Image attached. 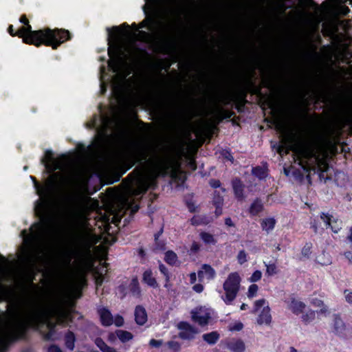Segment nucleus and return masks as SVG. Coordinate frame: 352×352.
<instances>
[{"label": "nucleus", "mask_w": 352, "mask_h": 352, "mask_svg": "<svg viewBox=\"0 0 352 352\" xmlns=\"http://www.w3.org/2000/svg\"><path fill=\"white\" fill-rule=\"evenodd\" d=\"M142 9L146 18L135 28L127 42L119 39V29L113 27L108 32V67L114 74L111 79L112 92L121 100L132 86H138V80L132 74L136 65L146 54L138 46L140 41L148 44L153 52L174 58L176 55V0H144Z\"/></svg>", "instance_id": "1"}, {"label": "nucleus", "mask_w": 352, "mask_h": 352, "mask_svg": "<svg viewBox=\"0 0 352 352\" xmlns=\"http://www.w3.org/2000/svg\"><path fill=\"white\" fill-rule=\"evenodd\" d=\"M276 126L281 133V145L278 148V153L280 155L287 154L289 151H292L297 156L300 164H302L303 160L314 157L322 170H327V164L320 158L324 149V143L320 138L311 131L293 133L283 122L278 121Z\"/></svg>", "instance_id": "2"}, {"label": "nucleus", "mask_w": 352, "mask_h": 352, "mask_svg": "<svg viewBox=\"0 0 352 352\" xmlns=\"http://www.w3.org/2000/svg\"><path fill=\"white\" fill-rule=\"evenodd\" d=\"M41 163L45 166L47 173L50 174L44 186L40 185L35 177L30 176V178L33 180L36 194L39 196V198L35 202L34 212L36 215L43 221L47 204L56 199L62 191V187L57 182V178L60 177L62 174L60 173H52L56 170H59L62 173H67L69 164L67 160L64 156L54 158L53 153L50 150L45 151V155L41 160Z\"/></svg>", "instance_id": "3"}, {"label": "nucleus", "mask_w": 352, "mask_h": 352, "mask_svg": "<svg viewBox=\"0 0 352 352\" xmlns=\"http://www.w3.org/2000/svg\"><path fill=\"white\" fill-rule=\"evenodd\" d=\"M52 228L47 222H38L30 228V233L23 230L21 235L25 246V260L28 267L34 270L45 260L47 243Z\"/></svg>", "instance_id": "4"}, {"label": "nucleus", "mask_w": 352, "mask_h": 352, "mask_svg": "<svg viewBox=\"0 0 352 352\" xmlns=\"http://www.w3.org/2000/svg\"><path fill=\"white\" fill-rule=\"evenodd\" d=\"M20 22L26 25L18 30L19 36L23 38L25 43L32 44L36 47L44 44L56 49L62 43L69 39V32L65 30L46 28L43 30H32V27L25 15L21 16Z\"/></svg>", "instance_id": "5"}, {"label": "nucleus", "mask_w": 352, "mask_h": 352, "mask_svg": "<svg viewBox=\"0 0 352 352\" xmlns=\"http://www.w3.org/2000/svg\"><path fill=\"white\" fill-rule=\"evenodd\" d=\"M179 128V122H177V186L179 181L183 183L186 178V170H183V168H187L191 170L196 169L194 157L195 149L193 147V142L188 144L185 148H182Z\"/></svg>", "instance_id": "6"}, {"label": "nucleus", "mask_w": 352, "mask_h": 352, "mask_svg": "<svg viewBox=\"0 0 352 352\" xmlns=\"http://www.w3.org/2000/svg\"><path fill=\"white\" fill-rule=\"evenodd\" d=\"M93 241L92 234L89 232H85L78 240L74 252H69L64 256L65 267L67 269L70 267L74 254L78 256H82L85 253H89Z\"/></svg>", "instance_id": "7"}, {"label": "nucleus", "mask_w": 352, "mask_h": 352, "mask_svg": "<svg viewBox=\"0 0 352 352\" xmlns=\"http://www.w3.org/2000/svg\"><path fill=\"white\" fill-rule=\"evenodd\" d=\"M241 282V277L239 272H234L228 274L223 285L225 296L222 298L226 304H230L236 298L240 289Z\"/></svg>", "instance_id": "8"}, {"label": "nucleus", "mask_w": 352, "mask_h": 352, "mask_svg": "<svg viewBox=\"0 0 352 352\" xmlns=\"http://www.w3.org/2000/svg\"><path fill=\"white\" fill-rule=\"evenodd\" d=\"M52 317L56 318L58 324H64L67 320H70V311L58 305L52 306L45 310V322L49 330L54 331L56 323L50 321Z\"/></svg>", "instance_id": "9"}, {"label": "nucleus", "mask_w": 352, "mask_h": 352, "mask_svg": "<svg viewBox=\"0 0 352 352\" xmlns=\"http://www.w3.org/2000/svg\"><path fill=\"white\" fill-rule=\"evenodd\" d=\"M23 329V323L19 320H14L0 331V348H4L6 345L18 338Z\"/></svg>", "instance_id": "10"}, {"label": "nucleus", "mask_w": 352, "mask_h": 352, "mask_svg": "<svg viewBox=\"0 0 352 352\" xmlns=\"http://www.w3.org/2000/svg\"><path fill=\"white\" fill-rule=\"evenodd\" d=\"M261 308L263 309L259 313L257 322L259 324H268L271 322L272 317L270 307L267 305V302L265 299H260L255 301L254 312H259Z\"/></svg>", "instance_id": "11"}, {"label": "nucleus", "mask_w": 352, "mask_h": 352, "mask_svg": "<svg viewBox=\"0 0 352 352\" xmlns=\"http://www.w3.org/2000/svg\"><path fill=\"white\" fill-rule=\"evenodd\" d=\"M192 320L200 326H206L210 323L212 318L211 311L205 307L195 308L191 311Z\"/></svg>", "instance_id": "12"}, {"label": "nucleus", "mask_w": 352, "mask_h": 352, "mask_svg": "<svg viewBox=\"0 0 352 352\" xmlns=\"http://www.w3.org/2000/svg\"><path fill=\"white\" fill-rule=\"evenodd\" d=\"M113 121V120L107 116H101L98 117V116H95L93 121L87 123V127L89 129L98 127L97 131L98 133L105 137L107 136V134H106L103 130L105 128L109 127L111 122Z\"/></svg>", "instance_id": "13"}, {"label": "nucleus", "mask_w": 352, "mask_h": 352, "mask_svg": "<svg viewBox=\"0 0 352 352\" xmlns=\"http://www.w3.org/2000/svg\"><path fill=\"white\" fill-rule=\"evenodd\" d=\"M136 188H130V193L134 195H140L145 192L149 186V179L143 175H140L136 179Z\"/></svg>", "instance_id": "14"}, {"label": "nucleus", "mask_w": 352, "mask_h": 352, "mask_svg": "<svg viewBox=\"0 0 352 352\" xmlns=\"http://www.w3.org/2000/svg\"><path fill=\"white\" fill-rule=\"evenodd\" d=\"M179 337L183 339H191L197 333L196 329L185 322H181L179 324Z\"/></svg>", "instance_id": "15"}, {"label": "nucleus", "mask_w": 352, "mask_h": 352, "mask_svg": "<svg viewBox=\"0 0 352 352\" xmlns=\"http://www.w3.org/2000/svg\"><path fill=\"white\" fill-rule=\"evenodd\" d=\"M135 320L138 325H143L147 321L146 309L141 305H138L134 311Z\"/></svg>", "instance_id": "16"}, {"label": "nucleus", "mask_w": 352, "mask_h": 352, "mask_svg": "<svg viewBox=\"0 0 352 352\" xmlns=\"http://www.w3.org/2000/svg\"><path fill=\"white\" fill-rule=\"evenodd\" d=\"M199 280L206 277L207 279L212 280L215 277V270L209 265L204 264L201 267V270L198 272Z\"/></svg>", "instance_id": "17"}, {"label": "nucleus", "mask_w": 352, "mask_h": 352, "mask_svg": "<svg viewBox=\"0 0 352 352\" xmlns=\"http://www.w3.org/2000/svg\"><path fill=\"white\" fill-rule=\"evenodd\" d=\"M100 320L104 326H110L113 323V316L109 309L101 308L98 309Z\"/></svg>", "instance_id": "18"}, {"label": "nucleus", "mask_w": 352, "mask_h": 352, "mask_svg": "<svg viewBox=\"0 0 352 352\" xmlns=\"http://www.w3.org/2000/svg\"><path fill=\"white\" fill-rule=\"evenodd\" d=\"M287 307L294 314H298L303 311L305 308V305L302 302L292 298L287 302Z\"/></svg>", "instance_id": "19"}, {"label": "nucleus", "mask_w": 352, "mask_h": 352, "mask_svg": "<svg viewBox=\"0 0 352 352\" xmlns=\"http://www.w3.org/2000/svg\"><path fill=\"white\" fill-rule=\"evenodd\" d=\"M227 346L233 352H244L245 349V344L241 340H231L228 343Z\"/></svg>", "instance_id": "20"}, {"label": "nucleus", "mask_w": 352, "mask_h": 352, "mask_svg": "<svg viewBox=\"0 0 352 352\" xmlns=\"http://www.w3.org/2000/svg\"><path fill=\"white\" fill-rule=\"evenodd\" d=\"M261 225L263 231L270 233L275 227L276 220L272 217L265 218L261 221Z\"/></svg>", "instance_id": "21"}, {"label": "nucleus", "mask_w": 352, "mask_h": 352, "mask_svg": "<svg viewBox=\"0 0 352 352\" xmlns=\"http://www.w3.org/2000/svg\"><path fill=\"white\" fill-rule=\"evenodd\" d=\"M144 281L149 286L152 287H157V283L155 278L153 276L152 272L151 270H146L143 274Z\"/></svg>", "instance_id": "22"}, {"label": "nucleus", "mask_w": 352, "mask_h": 352, "mask_svg": "<svg viewBox=\"0 0 352 352\" xmlns=\"http://www.w3.org/2000/svg\"><path fill=\"white\" fill-rule=\"evenodd\" d=\"M116 335L123 343L132 340L133 338V336L131 332L121 329L116 331Z\"/></svg>", "instance_id": "23"}, {"label": "nucleus", "mask_w": 352, "mask_h": 352, "mask_svg": "<svg viewBox=\"0 0 352 352\" xmlns=\"http://www.w3.org/2000/svg\"><path fill=\"white\" fill-rule=\"evenodd\" d=\"M76 338L72 331H68L65 336V342L66 347L69 350H73L75 346Z\"/></svg>", "instance_id": "24"}, {"label": "nucleus", "mask_w": 352, "mask_h": 352, "mask_svg": "<svg viewBox=\"0 0 352 352\" xmlns=\"http://www.w3.org/2000/svg\"><path fill=\"white\" fill-rule=\"evenodd\" d=\"M203 339L209 344H215L219 338V334L217 331H212L203 335Z\"/></svg>", "instance_id": "25"}, {"label": "nucleus", "mask_w": 352, "mask_h": 352, "mask_svg": "<svg viewBox=\"0 0 352 352\" xmlns=\"http://www.w3.org/2000/svg\"><path fill=\"white\" fill-rule=\"evenodd\" d=\"M129 289L131 294L135 296V297H140V289L139 287V283L138 280L136 278L132 279L130 285H129Z\"/></svg>", "instance_id": "26"}, {"label": "nucleus", "mask_w": 352, "mask_h": 352, "mask_svg": "<svg viewBox=\"0 0 352 352\" xmlns=\"http://www.w3.org/2000/svg\"><path fill=\"white\" fill-rule=\"evenodd\" d=\"M321 219L327 226L331 227L334 232L337 233L340 230V225H331V217L330 215L322 213L321 215Z\"/></svg>", "instance_id": "27"}, {"label": "nucleus", "mask_w": 352, "mask_h": 352, "mask_svg": "<svg viewBox=\"0 0 352 352\" xmlns=\"http://www.w3.org/2000/svg\"><path fill=\"white\" fill-rule=\"evenodd\" d=\"M263 209V206L260 201H254L250 206V212L252 215H256Z\"/></svg>", "instance_id": "28"}, {"label": "nucleus", "mask_w": 352, "mask_h": 352, "mask_svg": "<svg viewBox=\"0 0 352 352\" xmlns=\"http://www.w3.org/2000/svg\"><path fill=\"white\" fill-rule=\"evenodd\" d=\"M213 204L216 206L215 213L217 217L219 216L222 213L221 206L223 204V199L221 196H215L213 199Z\"/></svg>", "instance_id": "29"}, {"label": "nucleus", "mask_w": 352, "mask_h": 352, "mask_svg": "<svg viewBox=\"0 0 352 352\" xmlns=\"http://www.w3.org/2000/svg\"><path fill=\"white\" fill-rule=\"evenodd\" d=\"M200 236L201 239L207 244H215L217 242L214 236L210 233L201 232L200 234Z\"/></svg>", "instance_id": "30"}, {"label": "nucleus", "mask_w": 352, "mask_h": 352, "mask_svg": "<svg viewBox=\"0 0 352 352\" xmlns=\"http://www.w3.org/2000/svg\"><path fill=\"white\" fill-rule=\"evenodd\" d=\"M210 220L207 219L206 217L197 215L194 216L192 219H191V222L193 225H201V224H208L210 223Z\"/></svg>", "instance_id": "31"}, {"label": "nucleus", "mask_w": 352, "mask_h": 352, "mask_svg": "<svg viewBox=\"0 0 352 352\" xmlns=\"http://www.w3.org/2000/svg\"><path fill=\"white\" fill-rule=\"evenodd\" d=\"M164 260L170 265H174L176 263V254L173 251H168L165 254Z\"/></svg>", "instance_id": "32"}, {"label": "nucleus", "mask_w": 352, "mask_h": 352, "mask_svg": "<svg viewBox=\"0 0 352 352\" xmlns=\"http://www.w3.org/2000/svg\"><path fill=\"white\" fill-rule=\"evenodd\" d=\"M159 268L161 273L165 276L166 278V283L164 285V287L166 288H169L168 283L169 281L170 276L168 269L162 263L160 264Z\"/></svg>", "instance_id": "33"}, {"label": "nucleus", "mask_w": 352, "mask_h": 352, "mask_svg": "<svg viewBox=\"0 0 352 352\" xmlns=\"http://www.w3.org/2000/svg\"><path fill=\"white\" fill-rule=\"evenodd\" d=\"M236 259L240 265H243L248 261L247 253L244 250L239 251L236 256Z\"/></svg>", "instance_id": "34"}, {"label": "nucleus", "mask_w": 352, "mask_h": 352, "mask_svg": "<svg viewBox=\"0 0 352 352\" xmlns=\"http://www.w3.org/2000/svg\"><path fill=\"white\" fill-rule=\"evenodd\" d=\"M258 290V287L255 285L252 284L251 285L249 288L247 293V296L249 298H252L256 296L257 292Z\"/></svg>", "instance_id": "35"}, {"label": "nucleus", "mask_w": 352, "mask_h": 352, "mask_svg": "<svg viewBox=\"0 0 352 352\" xmlns=\"http://www.w3.org/2000/svg\"><path fill=\"white\" fill-rule=\"evenodd\" d=\"M162 230H161L158 233L155 234V250H163L165 249L164 243L162 241H159L158 238L161 234Z\"/></svg>", "instance_id": "36"}, {"label": "nucleus", "mask_w": 352, "mask_h": 352, "mask_svg": "<svg viewBox=\"0 0 352 352\" xmlns=\"http://www.w3.org/2000/svg\"><path fill=\"white\" fill-rule=\"evenodd\" d=\"M234 190L236 195L238 197H242V196H243L242 185L240 183V182H234Z\"/></svg>", "instance_id": "37"}, {"label": "nucleus", "mask_w": 352, "mask_h": 352, "mask_svg": "<svg viewBox=\"0 0 352 352\" xmlns=\"http://www.w3.org/2000/svg\"><path fill=\"white\" fill-rule=\"evenodd\" d=\"M262 277V272L259 270H256L249 278L250 283H254L259 280Z\"/></svg>", "instance_id": "38"}, {"label": "nucleus", "mask_w": 352, "mask_h": 352, "mask_svg": "<svg viewBox=\"0 0 352 352\" xmlns=\"http://www.w3.org/2000/svg\"><path fill=\"white\" fill-rule=\"evenodd\" d=\"M335 329L336 333H341L342 331V329H344V323L340 319H336L335 320Z\"/></svg>", "instance_id": "39"}, {"label": "nucleus", "mask_w": 352, "mask_h": 352, "mask_svg": "<svg viewBox=\"0 0 352 352\" xmlns=\"http://www.w3.org/2000/svg\"><path fill=\"white\" fill-rule=\"evenodd\" d=\"M266 274H267L268 276H272L274 274H276L277 271H276V267L275 265L274 264H270V265H266Z\"/></svg>", "instance_id": "40"}, {"label": "nucleus", "mask_w": 352, "mask_h": 352, "mask_svg": "<svg viewBox=\"0 0 352 352\" xmlns=\"http://www.w3.org/2000/svg\"><path fill=\"white\" fill-rule=\"evenodd\" d=\"M253 173L259 178L264 177L266 175L265 170L258 167L253 169Z\"/></svg>", "instance_id": "41"}, {"label": "nucleus", "mask_w": 352, "mask_h": 352, "mask_svg": "<svg viewBox=\"0 0 352 352\" xmlns=\"http://www.w3.org/2000/svg\"><path fill=\"white\" fill-rule=\"evenodd\" d=\"M162 344H163V341L162 340L151 339L149 341V345L151 347L159 348L162 345Z\"/></svg>", "instance_id": "42"}, {"label": "nucleus", "mask_w": 352, "mask_h": 352, "mask_svg": "<svg viewBox=\"0 0 352 352\" xmlns=\"http://www.w3.org/2000/svg\"><path fill=\"white\" fill-rule=\"evenodd\" d=\"M113 323L117 327H122L124 324V318L121 316H116L113 319Z\"/></svg>", "instance_id": "43"}, {"label": "nucleus", "mask_w": 352, "mask_h": 352, "mask_svg": "<svg viewBox=\"0 0 352 352\" xmlns=\"http://www.w3.org/2000/svg\"><path fill=\"white\" fill-rule=\"evenodd\" d=\"M186 204L190 212H195L197 210V206L194 201H187Z\"/></svg>", "instance_id": "44"}, {"label": "nucleus", "mask_w": 352, "mask_h": 352, "mask_svg": "<svg viewBox=\"0 0 352 352\" xmlns=\"http://www.w3.org/2000/svg\"><path fill=\"white\" fill-rule=\"evenodd\" d=\"M157 164H159L158 165H167L168 164V157H164V158L163 157H159L158 159H157Z\"/></svg>", "instance_id": "45"}, {"label": "nucleus", "mask_w": 352, "mask_h": 352, "mask_svg": "<svg viewBox=\"0 0 352 352\" xmlns=\"http://www.w3.org/2000/svg\"><path fill=\"white\" fill-rule=\"evenodd\" d=\"M47 352H63V351L58 346L53 344L49 346Z\"/></svg>", "instance_id": "46"}, {"label": "nucleus", "mask_w": 352, "mask_h": 352, "mask_svg": "<svg viewBox=\"0 0 352 352\" xmlns=\"http://www.w3.org/2000/svg\"><path fill=\"white\" fill-rule=\"evenodd\" d=\"M345 299L349 303H352V292L349 290L344 291Z\"/></svg>", "instance_id": "47"}, {"label": "nucleus", "mask_w": 352, "mask_h": 352, "mask_svg": "<svg viewBox=\"0 0 352 352\" xmlns=\"http://www.w3.org/2000/svg\"><path fill=\"white\" fill-rule=\"evenodd\" d=\"M193 290L197 293H201L204 290V286L201 284H196L192 287Z\"/></svg>", "instance_id": "48"}, {"label": "nucleus", "mask_w": 352, "mask_h": 352, "mask_svg": "<svg viewBox=\"0 0 352 352\" xmlns=\"http://www.w3.org/2000/svg\"><path fill=\"white\" fill-rule=\"evenodd\" d=\"M339 12L344 15H346L349 13V9L346 6H341L339 8Z\"/></svg>", "instance_id": "49"}, {"label": "nucleus", "mask_w": 352, "mask_h": 352, "mask_svg": "<svg viewBox=\"0 0 352 352\" xmlns=\"http://www.w3.org/2000/svg\"><path fill=\"white\" fill-rule=\"evenodd\" d=\"M243 328V324L241 322H237L234 327H230V330L232 331H239L242 329Z\"/></svg>", "instance_id": "50"}, {"label": "nucleus", "mask_w": 352, "mask_h": 352, "mask_svg": "<svg viewBox=\"0 0 352 352\" xmlns=\"http://www.w3.org/2000/svg\"><path fill=\"white\" fill-rule=\"evenodd\" d=\"M314 312L311 311L309 314H307L306 316H304L302 318L305 322H308L309 319L307 318L309 317V319H313L314 318Z\"/></svg>", "instance_id": "51"}, {"label": "nucleus", "mask_w": 352, "mask_h": 352, "mask_svg": "<svg viewBox=\"0 0 352 352\" xmlns=\"http://www.w3.org/2000/svg\"><path fill=\"white\" fill-rule=\"evenodd\" d=\"M190 282L191 284H193L195 283L197 280V274L195 272H192L190 274Z\"/></svg>", "instance_id": "52"}, {"label": "nucleus", "mask_w": 352, "mask_h": 352, "mask_svg": "<svg viewBox=\"0 0 352 352\" xmlns=\"http://www.w3.org/2000/svg\"><path fill=\"white\" fill-rule=\"evenodd\" d=\"M54 331H49L48 333H45L44 336V338L47 340H50L52 339V336L54 335Z\"/></svg>", "instance_id": "53"}, {"label": "nucleus", "mask_w": 352, "mask_h": 352, "mask_svg": "<svg viewBox=\"0 0 352 352\" xmlns=\"http://www.w3.org/2000/svg\"><path fill=\"white\" fill-rule=\"evenodd\" d=\"M313 304L315 305L316 307H321L323 306V302L322 300L316 299L313 300Z\"/></svg>", "instance_id": "54"}, {"label": "nucleus", "mask_w": 352, "mask_h": 352, "mask_svg": "<svg viewBox=\"0 0 352 352\" xmlns=\"http://www.w3.org/2000/svg\"><path fill=\"white\" fill-rule=\"evenodd\" d=\"M225 223L230 227L234 226V223L230 218L226 219Z\"/></svg>", "instance_id": "55"}, {"label": "nucleus", "mask_w": 352, "mask_h": 352, "mask_svg": "<svg viewBox=\"0 0 352 352\" xmlns=\"http://www.w3.org/2000/svg\"><path fill=\"white\" fill-rule=\"evenodd\" d=\"M167 346L170 349L175 350V343L173 341H170L167 342Z\"/></svg>", "instance_id": "56"}, {"label": "nucleus", "mask_w": 352, "mask_h": 352, "mask_svg": "<svg viewBox=\"0 0 352 352\" xmlns=\"http://www.w3.org/2000/svg\"><path fill=\"white\" fill-rule=\"evenodd\" d=\"M8 32L10 34V35H12V36H14V35H18L19 36L18 32H16V33L14 32L13 26L12 25L9 26Z\"/></svg>", "instance_id": "57"}, {"label": "nucleus", "mask_w": 352, "mask_h": 352, "mask_svg": "<svg viewBox=\"0 0 352 352\" xmlns=\"http://www.w3.org/2000/svg\"><path fill=\"white\" fill-rule=\"evenodd\" d=\"M107 90V88H106V85L104 82H101L100 84V92L102 94H104V92L106 91Z\"/></svg>", "instance_id": "58"}, {"label": "nucleus", "mask_w": 352, "mask_h": 352, "mask_svg": "<svg viewBox=\"0 0 352 352\" xmlns=\"http://www.w3.org/2000/svg\"><path fill=\"white\" fill-rule=\"evenodd\" d=\"M116 335H115L113 333H110L108 337L109 340L111 342H113L116 339Z\"/></svg>", "instance_id": "59"}, {"label": "nucleus", "mask_w": 352, "mask_h": 352, "mask_svg": "<svg viewBox=\"0 0 352 352\" xmlns=\"http://www.w3.org/2000/svg\"><path fill=\"white\" fill-rule=\"evenodd\" d=\"M210 184H211L212 186H213L214 188L219 187L220 185V183L219 181H213Z\"/></svg>", "instance_id": "60"}, {"label": "nucleus", "mask_w": 352, "mask_h": 352, "mask_svg": "<svg viewBox=\"0 0 352 352\" xmlns=\"http://www.w3.org/2000/svg\"><path fill=\"white\" fill-rule=\"evenodd\" d=\"M104 71H105V67L104 66H101L100 67V73H101V77H100V80L101 81L102 80V74L104 73Z\"/></svg>", "instance_id": "61"}, {"label": "nucleus", "mask_w": 352, "mask_h": 352, "mask_svg": "<svg viewBox=\"0 0 352 352\" xmlns=\"http://www.w3.org/2000/svg\"><path fill=\"white\" fill-rule=\"evenodd\" d=\"M346 257H347V258L349 260V261L351 262V263H352V253L349 252V253L346 254Z\"/></svg>", "instance_id": "62"}, {"label": "nucleus", "mask_w": 352, "mask_h": 352, "mask_svg": "<svg viewBox=\"0 0 352 352\" xmlns=\"http://www.w3.org/2000/svg\"><path fill=\"white\" fill-rule=\"evenodd\" d=\"M348 239L350 241H352V228L350 230V234L348 236Z\"/></svg>", "instance_id": "63"}, {"label": "nucleus", "mask_w": 352, "mask_h": 352, "mask_svg": "<svg viewBox=\"0 0 352 352\" xmlns=\"http://www.w3.org/2000/svg\"><path fill=\"white\" fill-rule=\"evenodd\" d=\"M246 307H247V305H246V304H245V303H243V304H242V305H241V310H244V309H246Z\"/></svg>", "instance_id": "64"}]
</instances>
